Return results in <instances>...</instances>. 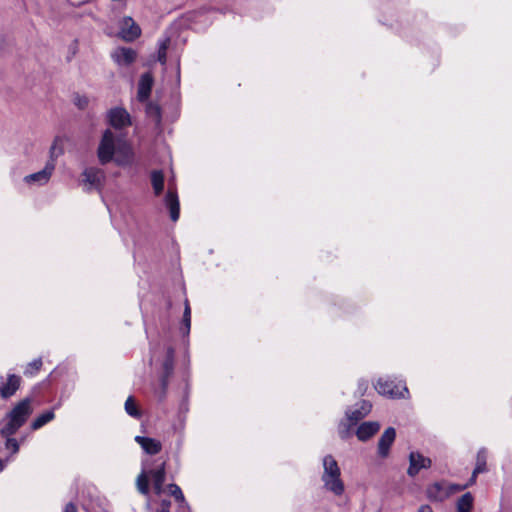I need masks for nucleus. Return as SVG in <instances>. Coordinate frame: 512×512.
I'll return each mask as SVG.
<instances>
[{
  "instance_id": "nucleus-1",
  "label": "nucleus",
  "mask_w": 512,
  "mask_h": 512,
  "mask_svg": "<svg viewBox=\"0 0 512 512\" xmlns=\"http://www.w3.org/2000/svg\"><path fill=\"white\" fill-rule=\"evenodd\" d=\"M98 160L105 165L112 160L117 165H128L133 160V152L123 134H115L110 129L104 131L97 149Z\"/></svg>"
},
{
  "instance_id": "nucleus-2",
  "label": "nucleus",
  "mask_w": 512,
  "mask_h": 512,
  "mask_svg": "<svg viewBox=\"0 0 512 512\" xmlns=\"http://www.w3.org/2000/svg\"><path fill=\"white\" fill-rule=\"evenodd\" d=\"M33 399L26 397L17 402L4 416L0 427L1 436L14 435L33 413Z\"/></svg>"
},
{
  "instance_id": "nucleus-3",
  "label": "nucleus",
  "mask_w": 512,
  "mask_h": 512,
  "mask_svg": "<svg viewBox=\"0 0 512 512\" xmlns=\"http://www.w3.org/2000/svg\"><path fill=\"white\" fill-rule=\"evenodd\" d=\"M323 473L321 481L326 492L340 497L345 492V484L341 478V469L332 455H326L322 459Z\"/></svg>"
},
{
  "instance_id": "nucleus-4",
  "label": "nucleus",
  "mask_w": 512,
  "mask_h": 512,
  "mask_svg": "<svg viewBox=\"0 0 512 512\" xmlns=\"http://www.w3.org/2000/svg\"><path fill=\"white\" fill-rule=\"evenodd\" d=\"M165 466V461H162L155 469L150 471L142 470L136 480L137 489L141 494H149V480L152 481L156 495L159 496L163 493V484L166 476Z\"/></svg>"
},
{
  "instance_id": "nucleus-5",
  "label": "nucleus",
  "mask_w": 512,
  "mask_h": 512,
  "mask_svg": "<svg viewBox=\"0 0 512 512\" xmlns=\"http://www.w3.org/2000/svg\"><path fill=\"white\" fill-rule=\"evenodd\" d=\"M376 391L390 398H404L408 389L402 381L395 382L390 378H379L375 384Z\"/></svg>"
},
{
  "instance_id": "nucleus-6",
  "label": "nucleus",
  "mask_w": 512,
  "mask_h": 512,
  "mask_svg": "<svg viewBox=\"0 0 512 512\" xmlns=\"http://www.w3.org/2000/svg\"><path fill=\"white\" fill-rule=\"evenodd\" d=\"M104 181L105 172L100 168L88 167L82 172V184L87 192L92 190L101 191Z\"/></svg>"
},
{
  "instance_id": "nucleus-7",
  "label": "nucleus",
  "mask_w": 512,
  "mask_h": 512,
  "mask_svg": "<svg viewBox=\"0 0 512 512\" xmlns=\"http://www.w3.org/2000/svg\"><path fill=\"white\" fill-rule=\"evenodd\" d=\"M22 379L19 375L8 373L6 376H0V397L9 399L16 394L21 386Z\"/></svg>"
},
{
  "instance_id": "nucleus-8",
  "label": "nucleus",
  "mask_w": 512,
  "mask_h": 512,
  "mask_svg": "<svg viewBox=\"0 0 512 512\" xmlns=\"http://www.w3.org/2000/svg\"><path fill=\"white\" fill-rule=\"evenodd\" d=\"M162 369L163 372L160 378L161 387L159 392H157L160 399H163L166 395L169 377L172 375L174 370V349L172 347H169L167 350L166 359L163 362Z\"/></svg>"
},
{
  "instance_id": "nucleus-9",
  "label": "nucleus",
  "mask_w": 512,
  "mask_h": 512,
  "mask_svg": "<svg viewBox=\"0 0 512 512\" xmlns=\"http://www.w3.org/2000/svg\"><path fill=\"white\" fill-rule=\"evenodd\" d=\"M432 461L430 458L424 456L418 451H412L409 454V467L407 474L410 477H415L423 469L431 467Z\"/></svg>"
},
{
  "instance_id": "nucleus-10",
  "label": "nucleus",
  "mask_w": 512,
  "mask_h": 512,
  "mask_svg": "<svg viewBox=\"0 0 512 512\" xmlns=\"http://www.w3.org/2000/svg\"><path fill=\"white\" fill-rule=\"evenodd\" d=\"M109 124L117 129H123L131 125L130 114L122 107H114L107 113Z\"/></svg>"
},
{
  "instance_id": "nucleus-11",
  "label": "nucleus",
  "mask_w": 512,
  "mask_h": 512,
  "mask_svg": "<svg viewBox=\"0 0 512 512\" xmlns=\"http://www.w3.org/2000/svg\"><path fill=\"white\" fill-rule=\"evenodd\" d=\"M165 205L169 209L170 218L172 221H177L180 215V204L176 187L172 182H169L168 191L165 196Z\"/></svg>"
},
{
  "instance_id": "nucleus-12",
  "label": "nucleus",
  "mask_w": 512,
  "mask_h": 512,
  "mask_svg": "<svg viewBox=\"0 0 512 512\" xmlns=\"http://www.w3.org/2000/svg\"><path fill=\"white\" fill-rule=\"evenodd\" d=\"M54 170L55 163H53V161H48L42 170L25 176L24 181L27 184L44 185L50 180Z\"/></svg>"
},
{
  "instance_id": "nucleus-13",
  "label": "nucleus",
  "mask_w": 512,
  "mask_h": 512,
  "mask_svg": "<svg viewBox=\"0 0 512 512\" xmlns=\"http://www.w3.org/2000/svg\"><path fill=\"white\" fill-rule=\"evenodd\" d=\"M113 61L119 66L131 65L137 57L134 49L128 47H117L111 53Z\"/></svg>"
},
{
  "instance_id": "nucleus-14",
  "label": "nucleus",
  "mask_w": 512,
  "mask_h": 512,
  "mask_svg": "<svg viewBox=\"0 0 512 512\" xmlns=\"http://www.w3.org/2000/svg\"><path fill=\"white\" fill-rule=\"evenodd\" d=\"M372 405L369 401L363 400L357 403L354 408L346 411V418L350 421L351 425H355L358 421L363 419L371 411Z\"/></svg>"
},
{
  "instance_id": "nucleus-15",
  "label": "nucleus",
  "mask_w": 512,
  "mask_h": 512,
  "mask_svg": "<svg viewBox=\"0 0 512 512\" xmlns=\"http://www.w3.org/2000/svg\"><path fill=\"white\" fill-rule=\"evenodd\" d=\"M395 438H396V431L393 427H388L383 432V434L381 435V437L378 441V446H377V452L381 458L388 457V455L390 453V448H391L392 444L394 443Z\"/></svg>"
},
{
  "instance_id": "nucleus-16",
  "label": "nucleus",
  "mask_w": 512,
  "mask_h": 512,
  "mask_svg": "<svg viewBox=\"0 0 512 512\" xmlns=\"http://www.w3.org/2000/svg\"><path fill=\"white\" fill-rule=\"evenodd\" d=\"M120 34L125 41H134L141 35V29L131 17H124L121 21Z\"/></svg>"
},
{
  "instance_id": "nucleus-17",
  "label": "nucleus",
  "mask_w": 512,
  "mask_h": 512,
  "mask_svg": "<svg viewBox=\"0 0 512 512\" xmlns=\"http://www.w3.org/2000/svg\"><path fill=\"white\" fill-rule=\"evenodd\" d=\"M153 85V77L150 73H144L141 75L138 83V92L137 97L139 101L143 102L146 101L152 90Z\"/></svg>"
},
{
  "instance_id": "nucleus-18",
  "label": "nucleus",
  "mask_w": 512,
  "mask_h": 512,
  "mask_svg": "<svg viewBox=\"0 0 512 512\" xmlns=\"http://www.w3.org/2000/svg\"><path fill=\"white\" fill-rule=\"evenodd\" d=\"M380 429V424L376 421L363 422L357 429L356 435L360 441H366L376 434Z\"/></svg>"
},
{
  "instance_id": "nucleus-19",
  "label": "nucleus",
  "mask_w": 512,
  "mask_h": 512,
  "mask_svg": "<svg viewBox=\"0 0 512 512\" xmlns=\"http://www.w3.org/2000/svg\"><path fill=\"white\" fill-rule=\"evenodd\" d=\"M135 441L141 446L145 453L150 455L158 454L162 449L160 441L153 438L136 436Z\"/></svg>"
},
{
  "instance_id": "nucleus-20",
  "label": "nucleus",
  "mask_w": 512,
  "mask_h": 512,
  "mask_svg": "<svg viewBox=\"0 0 512 512\" xmlns=\"http://www.w3.org/2000/svg\"><path fill=\"white\" fill-rule=\"evenodd\" d=\"M486 459H487L486 450L485 449L479 450L477 453L476 465H475V468L472 472L470 479L468 480V485L475 484L478 474L486 471Z\"/></svg>"
},
{
  "instance_id": "nucleus-21",
  "label": "nucleus",
  "mask_w": 512,
  "mask_h": 512,
  "mask_svg": "<svg viewBox=\"0 0 512 512\" xmlns=\"http://www.w3.org/2000/svg\"><path fill=\"white\" fill-rule=\"evenodd\" d=\"M474 506V496L466 492L459 496L455 501L456 512H472Z\"/></svg>"
},
{
  "instance_id": "nucleus-22",
  "label": "nucleus",
  "mask_w": 512,
  "mask_h": 512,
  "mask_svg": "<svg viewBox=\"0 0 512 512\" xmlns=\"http://www.w3.org/2000/svg\"><path fill=\"white\" fill-rule=\"evenodd\" d=\"M191 329V308L189 301L186 299L184 303V311L179 326V333L183 337H188Z\"/></svg>"
},
{
  "instance_id": "nucleus-23",
  "label": "nucleus",
  "mask_w": 512,
  "mask_h": 512,
  "mask_svg": "<svg viewBox=\"0 0 512 512\" xmlns=\"http://www.w3.org/2000/svg\"><path fill=\"white\" fill-rule=\"evenodd\" d=\"M55 418L54 408L38 415L30 424L32 431L39 430Z\"/></svg>"
},
{
  "instance_id": "nucleus-24",
  "label": "nucleus",
  "mask_w": 512,
  "mask_h": 512,
  "mask_svg": "<svg viewBox=\"0 0 512 512\" xmlns=\"http://www.w3.org/2000/svg\"><path fill=\"white\" fill-rule=\"evenodd\" d=\"M448 495V490L439 483H434L427 489V496L430 500L441 501Z\"/></svg>"
},
{
  "instance_id": "nucleus-25",
  "label": "nucleus",
  "mask_w": 512,
  "mask_h": 512,
  "mask_svg": "<svg viewBox=\"0 0 512 512\" xmlns=\"http://www.w3.org/2000/svg\"><path fill=\"white\" fill-rule=\"evenodd\" d=\"M151 184L154 190V194L159 196L164 189V174L161 170L152 171Z\"/></svg>"
},
{
  "instance_id": "nucleus-26",
  "label": "nucleus",
  "mask_w": 512,
  "mask_h": 512,
  "mask_svg": "<svg viewBox=\"0 0 512 512\" xmlns=\"http://www.w3.org/2000/svg\"><path fill=\"white\" fill-rule=\"evenodd\" d=\"M167 489L169 494L175 498L181 507H189L181 488L177 484H169Z\"/></svg>"
},
{
  "instance_id": "nucleus-27",
  "label": "nucleus",
  "mask_w": 512,
  "mask_h": 512,
  "mask_svg": "<svg viewBox=\"0 0 512 512\" xmlns=\"http://www.w3.org/2000/svg\"><path fill=\"white\" fill-rule=\"evenodd\" d=\"M64 152V149H63V139L62 137L60 136H57L51 147H50V159L48 161H53V163H55L56 159L62 155Z\"/></svg>"
},
{
  "instance_id": "nucleus-28",
  "label": "nucleus",
  "mask_w": 512,
  "mask_h": 512,
  "mask_svg": "<svg viewBox=\"0 0 512 512\" xmlns=\"http://www.w3.org/2000/svg\"><path fill=\"white\" fill-rule=\"evenodd\" d=\"M147 115L158 125L161 122V109L157 104L148 103L146 106Z\"/></svg>"
},
{
  "instance_id": "nucleus-29",
  "label": "nucleus",
  "mask_w": 512,
  "mask_h": 512,
  "mask_svg": "<svg viewBox=\"0 0 512 512\" xmlns=\"http://www.w3.org/2000/svg\"><path fill=\"white\" fill-rule=\"evenodd\" d=\"M125 411L128 415L136 419L140 418L141 416V412L137 408V405L132 396H129L125 401Z\"/></svg>"
},
{
  "instance_id": "nucleus-30",
  "label": "nucleus",
  "mask_w": 512,
  "mask_h": 512,
  "mask_svg": "<svg viewBox=\"0 0 512 512\" xmlns=\"http://www.w3.org/2000/svg\"><path fill=\"white\" fill-rule=\"evenodd\" d=\"M13 435L9 436H2L6 439L5 441V448L9 451H11L12 454H16L19 451V442L17 439L12 437Z\"/></svg>"
},
{
  "instance_id": "nucleus-31",
  "label": "nucleus",
  "mask_w": 512,
  "mask_h": 512,
  "mask_svg": "<svg viewBox=\"0 0 512 512\" xmlns=\"http://www.w3.org/2000/svg\"><path fill=\"white\" fill-rule=\"evenodd\" d=\"M42 366V360L40 358L38 359H34L33 361H31L26 370H25V374L26 375H33L36 371H38Z\"/></svg>"
},
{
  "instance_id": "nucleus-32",
  "label": "nucleus",
  "mask_w": 512,
  "mask_h": 512,
  "mask_svg": "<svg viewBox=\"0 0 512 512\" xmlns=\"http://www.w3.org/2000/svg\"><path fill=\"white\" fill-rule=\"evenodd\" d=\"M88 98L86 96L76 95L74 98V103L79 109H84L88 105Z\"/></svg>"
},
{
  "instance_id": "nucleus-33",
  "label": "nucleus",
  "mask_w": 512,
  "mask_h": 512,
  "mask_svg": "<svg viewBox=\"0 0 512 512\" xmlns=\"http://www.w3.org/2000/svg\"><path fill=\"white\" fill-rule=\"evenodd\" d=\"M470 485H468V481L463 484V485H459V484H450V494L451 493H454V492H460L464 489H466L467 487H469Z\"/></svg>"
},
{
  "instance_id": "nucleus-34",
  "label": "nucleus",
  "mask_w": 512,
  "mask_h": 512,
  "mask_svg": "<svg viewBox=\"0 0 512 512\" xmlns=\"http://www.w3.org/2000/svg\"><path fill=\"white\" fill-rule=\"evenodd\" d=\"M339 435L342 439H345L349 436V427H347L344 422H342L339 426Z\"/></svg>"
},
{
  "instance_id": "nucleus-35",
  "label": "nucleus",
  "mask_w": 512,
  "mask_h": 512,
  "mask_svg": "<svg viewBox=\"0 0 512 512\" xmlns=\"http://www.w3.org/2000/svg\"><path fill=\"white\" fill-rule=\"evenodd\" d=\"M169 44H170V39L168 37H165V38L159 40V42H158V45H159L158 50L167 51V49L169 47Z\"/></svg>"
},
{
  "instance_id": "nucleus-36",
  "label": "nucleus",
  "mask_w": 512,
  "mask_h": 512,
  "mask_svg": "<svg viewBox=\"0 0 512 512\" xmlns=\"http://www.w3.org/2000/svg\"><path fill=\"white\" fill-rule=\"evenodd\" d=\"M167 60V51L158 50V61L165 65Z\"/></svg>"
},
{
  "instance_id": "nucleus-37",
  "label": "nucleus",
  "mask_w": 512,
  "mask_h": 512,
  "mask_svg": "<svg viewBox=\"0 0 512 512\" xmlns=\"http://www.w3.org/2000/svg\"><path fill=\"white\" fill-rule=\"evenodd\" d=\"M368 388V382L365 381V380H361L359 381V384H358V391L361 395H363L365 393V391L367 390Z\"/></svg>"
},
{
  "instance_id": "nucleus-38",
  "label": "nucleus",
  "mask_w": 512,
  "mask_h": 512,
  "mask_svg": "<svg viewBox=\"0 0 512 512\" xmlns=\"http://www.w3.org/2000/svg\"><path fill=\"white\" fill-rule=\"evenodd\" d=\"M64 512H77V508L73 503H68L65 506Z\"/></svg>"
},
{
  "instance_id": "nucleus-39",
  "label": "nucleus",
  "mask_w": 512,
  "mask_h": 512,
  "mask_svg": "<svg viewBox=\"0 0 512 512\" xmlns=\"http://www.w3.org/2000/svg\"><path fill=\"white\" fill-rule=\"evenodd\" d=\"M418 512H433L432 508L429 505H422Z\"/></svg>"
},
{
  "instance_id": "nucleus-40",
  "label": "nucleus",
  "mask_w": 512,
  "mask_h": 512,
  "mask_svg": "<svg viewBox=\"0 0 512 512\" xmlns=\"http://www.w3.org/2000/svg\"><path fill=\"white\" fill-rule=\"evenodd\" d=\"M180 409L182 411H185L187 412L188 411V403H187V399H184L180 405Z\"/></svg>"
},
{
  "instance_id": "nucleus-41",
  "label": "nucleus",
  "mask_w": 512,
  "mask_h": 512,
  "mask_svg": "<svg viewBox=\"0 0 512 512\" xmlns=\"http://www.w3.org/2000/svg\"><path fill=\"white\" fill-rule=\"evenodd\" d=\"M9 461V458L7 459H0V472L3 471V469L5 468L7 462Z\"/></svg>"
},
{
  "instance_id": "nucleus-42",
  "label": "nucleus",
  "mask_w": 512,
  "mask_h": 512,
  "mask_svg": "<svg viewBox=\"0 0 512 512\" xmlns=\"http://www.w3.org/2000/svg\"><path fill=\"white\" fill-rule=\"evenodd\" d=\"M157 512H170V511L168 510V506H164V507H160V508L157 510Z\"/></svg>"
},
{
  "instance_id": "nucleus-43",
  "label": "nucleus",
  "mask_w": 512,
  "mask_h": 512,
  "mask_svg": "<svg viewBox=\"0 0 512 512\" xmlns=\"http://www.w3.org/2000/svg\"><path fill=\"white\" fill-rule=\"evenodd\" d=\"M164 506H168V508H169L170 507V502L166 501V500H163L162 503H161V507H164Z\"/></svg>"
}]
</instances>
